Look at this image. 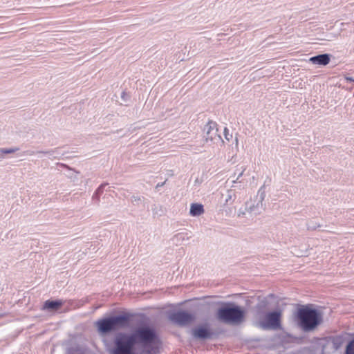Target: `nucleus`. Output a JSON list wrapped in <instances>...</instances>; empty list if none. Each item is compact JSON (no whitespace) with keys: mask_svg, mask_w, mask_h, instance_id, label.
I'll return each mask as SVG.
<instances>
[{"mask_svg":"<svg viewBox=\"0 0 354 354\" xmlns=\"http://www.w3.org/2000/svg\"><path fill=\"white\" fill-rule=\"evenodd\" d=\"M140 344L145 354H158L160 339L156 330L149 326L138 328L133 333H118L113 339L110 354H134L133 347Z\"/></svg>","mask_w":354,"mask_h":354,"instance_id":"obj_1","label":"nucleus"},{"mask_svg":"<svg viewBox=\"0 0 354 354\" xmlns=\"http://www.w3.org/2000/svg\"><path fill=\"white\" fill-rule=\"evenodd\" d=\"M297 317L299 320V326L306 332L315 330L322 322V313L309 306L299 308Z\"/></svg>","mask_w":354,"mask_h":354,"instance_id":"obj_2","label":"nucleus"},{"mask_svg":"<svg viewBox=\"0 0 354 354\" xmlns=\"http://www.w3.org/2000/svg\"><path fill=\"white\" fill-rule=\"evenodd\" d=\"M266 197V191L263 187H261L257 192V194L253 198H251L245 203V211L239 209L238 216H244L246 214L250 216L259 215L264 210L263 201Z\"/></svg>","mask_w":354,"mask_h":354,"instance_id":"obj_3","label":"nucleus"},{"mask_svg":"<svg viewBox=\"0 0 354 354\" xmlns=\"http://www.w3.org/2000/svg\"><path fill=\"white\" fill-rule=\"evenodd\" d=\"M245 310L238 306L221 308L217 311L218 319L228 324L238 325L244 321Z\"/></svg>","mask_w":354,"mask_h":354,"instance_id":"obj_4","label":"nucleus"},{"mask_svg":"<svg viewBox=\"0 0 354 354\" xmlns=\"http://www.w3.org/2000/svg\"><path fill=\"white\" fill-rule=\"evenodd\" d=\"M127 325L128 317L124 315L111 317L100 319L96 322L98 331L102 334L124 328Z\"/></svg>","mask_w":354,"mask_h":354,"instance_id":"obj_5","label":"nucleus"},{"mask_svg":"<svg viewBox=\"0 0 354 354\" xmlns=\"http://www.w3.org/2000/svg\"><path fill=\"white\" fill-rule=\"evenodd\" d=\"M281 312L280 310L268 313L265 317L259 320L256 326L264 329H277L280 327Z\"/></svg>","mask_w":354,"mask_h":354,"instance_id":"obj_6","label":"nucleus"},{"mask_svg":"<svg viewBox=\"0 0 354 354\" xmlns=\"http://www.w3.org/2000/svg\"><path fill=\"white\" fill-rule=\"evenodd\" d=\"M204 138L206 142L215 145L220 142L223 143L221 136L218 133V127L216 122L209 121L204 127Z\"/></svg>","mask_w":354,"mask_h":354,"instance_id":"obj_7","label":"nucleus"},{"mask_svg":"<svg viewBox=\"0 0 354 354\" xmlns=\"http://www.w3.org/2000/svg\"><path fill=\"white\" fill-rule=\"evenodd\" d=\"M169 320L179 326H186L195 319V316L187 311H177L172 313L169 316Z\"/></svg>","mask_w":354,"mask_h":354,"instance_id":"obj_8","label":"nucleus"},{"mask_svg":"<svg viewBox=\"0 0 354 354\" xmlns=\"http://www.w3.org/2000/svg\"><path fill=\"white\" fill-rule=\"evenodd\" d=\"M192 335L194 338L196 339H207L211 336L210 331L204 326H199L192 330Z\"/></svg>","mask_w":354,"mask_h":354,"instance_id":"obj_9","label":"nucleus"},{"mask_svg":"<svg viewBox=\"0 0 354 354\" xmlns=\"http://www.w3.org/2000/svg\"><path fill=\"white\" fill-rule=\"evenodd\" d=\"M309 61L314 64L326 66L330 62V55L328 54H322L312 57Z\"/></svg>","mask_w":354,"mask_h":354,"instance_id":"obj_10","label":"nucleus"},{"mask_svg":"<svg viewBox=\"0 0 354 354\" xmlns=\"http://www.w3.org/2000/svg\"><path fill=\"white\" fill-rule=\"evenodd\" d=\"M63 304L64 302L62 300H47L44 302L42 309L49 311H56L63 305Z\"/></svg>","mask_w":354,"mask_h":354,"instance_id":"obj_11","label":"nucleus"},{"mask_svg":"<svg viewBox=\"0 0 354 354\" xmlns=\"http://www.w3.org/2000/svg\"><path fill=\"white\" fill-rule=\"evenodd\" d=\"M204 213V207L202 204L192 203L190 205L189 214L192 216H199Z\"/></svg>","mask_w":354,"mask_h":354,"instance_id":"obj_12","label":"nucleus"},{"mask_svg":"<svg viewBox=\"0 0 354 354\" xmlns=\"http://www.w3.org/2000/svg\"><path fill=\"white\" fill-rule=\"evenodd\" d=\"M19 149L18 147H10V148H1L0 153L2 154L13 153L18 151Z\"/></svg>","mask_w":354,"mask_h":354,"instance_id":"obj_13","label":"nucleus"},{"mask_svg":"<svg viewBox=\"0 0 354 354\" xmlns=\"http://www.w3.org/2000/svg\"><path fill=\"white\" fill-rule=\"evenodd\" d=\"M346 354H354V339L352 340L346 347Z\"/></svg>","mask_w":354,"mask_h":354,"instance_id":"obj_14","label":"nucleus"},{"mask_svg":"<svg viewBox=\"0 0 354 354\" xmlns=\"http://www.w3.org/2000/svg\"><path fill=\"white\" fill-rule=\"evenodd\" d=\"M224 136L227 140H230L232 138V135L229 133V130L227 127L224 128Z\"/></svg>","mask_w":354,"mask_h":354,"instance_id":"obj_15","label":"nucleus"},{"mask_svg":"<svg viewBox=\"0 0 354 354\" xmlns=\"http://www.w3.org/2000/svg\"><path fill=\"white\" fill-rule=\"evenodd\" d=\"M142 198L140 196H133L131 197V202L133 203V204H138V203L140 201H141Z\"/></svg>","mask_w":354,"mask_h":354,"instance_id":"obj_16","label":"nucleus"},{"mask_svg":"<svg viewBox=\"0 0 354 354\" xmlns=\"http://www.w3.org/2000/svg\"><path fill=\"white\" fill-rule=\"evenodd\" d=\"M232 198V194L231 191L227 192V196L225 199V203H227L230 201H231Z\"/></svg>","mask_w":354,"mask_h":354,"instance_id":"obj_17","label":"nucleus"},{"mask_svg":"<svg viewBox=\"0 0 354 354\" xmlns=\"http://www.w3.org/2000/svg\"><path fill=\"white\" fill-rule=\"evenodd\" d=\"M235 142H236V145L237 146L238 145V138H235Z\"/></svg>","mask_w":354,"mask_h":354,"instance_id":"obj_18","label":"nucleus"},{"mask_svg":"<svg viewBox=\"0 0 354 354\" xmlns=\"http://www.w3.org/2000/svg\"><path fill=\"white\" fill-rule=\"evenodd\" d=\"M347 80L349 81H353V80L351 77H348Z\"/></svg>","mask_w":354,"mask_h":354,"instance_id":"obj_19","label":"nucleus"},{"mask_svg":"<svg viewBox=\"0 0 354 354\" xmlns=\"http://www.w3.org/2000/svg\"><path fill=\"white\" fill-rule=\"evenodd\" d=\"M242 174H243V172H241V173L239 175V176H238L237 179H238L240 176H242Z\"/></svg>","mask_w":354,"mask_h":354,"instance_id":"obj_20","label":"nucleus"},{"mask_svg":"<svg viewBox=\"0 0 354 354\" xmlns=\"http://www.w3.org/2000/svg\"><path fill=\"white\" fill-rule=\"evenodd\" d=\"M3 156L0 154V160L3 158Z\"/></svg>","mask_w":354,"mask_h":354,"instance_id":"obj_21","label":"nucleus"}]
</instances>
